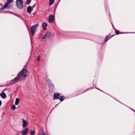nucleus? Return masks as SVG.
I'll list each match as a JSON object with an SVG mask.
<instances>
[{
  "label": "nucleus",
  "mask_w": 135,
  "mask_h": 135,
  "mask_svg": "<svg viewBox=\"0 0 135 135\" xmlns=\"http://www.w3.org/2000/svg\"><path fill=\"white\" fill-rule=\"evenodd\" d=\"M16 4L17 7L20 9H22L23 7L22 0H17Z\"/></svg>",
  "instance_id": "obj_2"
},
{
  "label": "nucleus",
  "mask_w": 135,
  "mask_h": 135,
  "mask_svg": "<svg viewBox=\"0 0 135 135\" xmlns=\"http://www.w3.org/2000/svg\"><path fill=\"white\" fill-rule=\"evenodd\" d=\"M33 9L32 8V7L31 6H28L27 9V12L28 13L31 12V10H32Z\"/></svg>",
  "instance_id": "obj_11"
},
{
  "label": "nucleus",
  "mask_w": 135,
  "mask_h": 135,
  "mask_svg": "<svg viewBox=\"0 0 135 135\" xmlns=\"http://www.w3.org/2000/svg\"><path fill=\"white\" fill-rule=\"evenodd\" d=\"M5 86V85H1L0 86V87H3V86Z\"/></svg>",
  "instance_id": "obj_26"
},
{
  "label": "nucleus",
  "mask_w": 135,
  "mask_h": 135,
  "mask_svg": "<svg viewBox=\"0 0 135 135\" xmlns=\"http://www.w3.org/2000/svg\"><path fill=\"white\" fill-rule=\"evenodd\" d=\"M40 135H48L47 134H46L45 133H41Z\"/></svg>",
  "instance_id": "obj_23"
},
{
  "label": "nucleus",
  "mask_w": 135,
  "mask_h": 135,
  "mask_svg": "<svg viewBox=\"0 0 135 135\" xmlns=\"http://www.w3.org/2000/svg\"><path fill=\"white\" fill-rule=\"evenodd\" d=\"M115 32L116 33L117 35L119 34V31L118 30H116L115 31Z\"/></svg>",
  "instance_id": "obj_21"
},
{
  "label": "nucleus",
  "mask_w": 135,
  "mask_h": 135,
  "mask_svg": "<svg viewBox=\"0 0 135 135\" xmlns=\"http://www.w3.org/2000/svg\"><path fill=\"white\" fill-rule=\"evenodd\" d=\"M16 106L15 105H13L12 107V110H14L16 109Z\"/></svg>",
  "instance_id": "obj_19"
},
{
  "label": "nucleus",
  "mask_w": 135,
  "mask_h": 135,
  "mask_svg": "<svg viewBox=\"0 0 135 135\" xmlns=\"http://www.w3.org/2000/svg\"><path fill=\"white\" fill-rule=\"evenodd\" d=\"M54 21V17L53 15H50L49 18V22L50 23H52Z\"/></svg>",
  "instance_id": "obj_6"
},
{
  "label": "nucleus",
  "mask_w": 135,
  "mask_h": 135,
  "mask_svg": "<svg viewBox=\"0 0 135 135\" xmlns=\"http://www.w3.org/2000/svg\"><path fill=\"white\" fill-rule=\"evenodd\" d=\"M22 122L23 123L22 126L23 128H24L27 126L28 123L26 120L22 119Z\"/></svg>",
  "instance_id": "obj_8"
},
{
  "label": "nucleus",
  "mask_w": 135,
  "mask_h": 135,
  "mask_svg": "<svg viewBox=\"0 0 135 135\" xmlns=\"http://www.w3.org/2000/svg\"><path fill=\"white\" fill-rule=\"evenodd\" d=\"M28 129L27 128L25 129L22 133V135H27L28 132Z\"/></svg>",
  "instance_id": "obj_9"
},
{
  "label": "nucleus",
  "mask_w": 135,
  "mask_h": 135,
  "mask_svg": "<svg viewBox=\"0 0 135 135\" xmlns=\"http://www.w3.org/2000/svg\"><path fill=\"white\" fill-rule=\"evenodd\" d=\"M20 99L18 98H17L16 99V101L15 102V104L16 105H18Z\"/></svg>",
  "instance_id": "obj_13"
},
{
  "label": "nucleus",
  "mask_w": 135,
  "mask_h": 135,
  "mask_svg": "<svg viewBox=\"0 0 135 135\" xmlns=\"http://www.w3.org/2000/svg\"><path fill=\"white\" fill-rule=\"evenodd\" d=\"M48 84L49 86L50 87L53 88L54 87V85L51 82L49 83H48Z\"/></svg>",
  "instance_id": "obj_14"
},
{
  "label": "nucleus",
  "mask_w": 135,
  "mask_h": 135,
  "mask_svg": "<svg viewBox=\"0 0 135 135\" xmlns=\"http://www.w3.org/2000/svg\"><path fill=\"white\" fill-rule=\"evenodd\" d=\"M1 96L3 99H5L6 98V95L4 92H3L1 94Z\"/></svg>",
  "instance_id": "obj_12"
},
{
  "label": "nucleus",
  "mask_w": 135,
  "mask_h": 135,
  "mask_svg": "<svg viewBox=\"0 0 135 135\" xmlns=\"http://www.w3.org/2000/svg\"><path fill=\"white\" fill-rule=\"evenodd\" d=\"M16 135H20L17 134H16Z\"/></svg>",
  "instance_id": "obj_28"
},
{
  "label": "nucleus",
  "mask_w": 135,
  "mask_h": 135,
  "mask_svg": "<svg viewBox=\"0 0 135 135\" xmlns=\"http://www.w3.org/2000/svg\"><path fill=\"white\" fill-rule=\"evenodd\" d=\"M34 5H34L32 7H33V6H34Z\"/></svg>",
  "instance_id": "obj_29"
},
{
  "label": "nucleus",
  "mask_w": 135,
  "mask_h": 135,
  "mask_svg": "<svg viewBox=\"0 0 135 135\" xmlns=\"http://www.w3.org/2000/svg\"><path fill=\"white\" fill-rule=\"evenodd\" d=\"M110 36V34H109V35L105 37V42H107L108 40V39L109 37Z\"/></svg>",
  "instance_id": "obj_16"
},
{
  "label": "nucleus",
  "mask_w": 135,
  "mask_h": 135,
  "mask_svg": "<svg viewBox=\"0 0 135 135\" xmlns=\"http://www.w3.org/2000/svg\"><path fill=\"white\" fill-rule=\"evenodd\" d=\"M58 105V104H57L55 106H57Z\"/></svg>",
  "instance_id": "obj_27"
},
{
  "label": "nucleus",
  "mask_w": 135,
  "mask_h": 135,
  "mask_svg": "<svg viewBox=\"0 0 135 135\" xmlns=\"http://www.w3.org/2000/svg\"><path fill=\"white\" fill-rule=\"evenodd\" d=\"M35 134V132L34 131H30V134L31 135H34Z\"/></svg>",
  "instance_id": "obj_18"
},
{
  "label": "nucleus",
  "mask_w": 135,
  "mask_h": 135,
  "mask_svg": "<svg viewBox=\"0 0 135 135\" xmlns=\"http://www.w3.org/2000/svg\"><path fill=\"white\" fill-rule=\"evenodd\" d=\"M60 95V94L59 93H55L54 94L53 99L55 100L56 99H59Z\"/></svg>",
  "instance_id": "obj_7"
},
{
  "label": "nucleus",
  "mask_w": 135,
  "mask_h": 135,
  "mask_svg": "<svg viewBox=\"0 0 135 135\" xmlns=\"http://www.w3.org/2000/svg\"><path fill=\"white\" fill-rule=\"evenodd\" d=\"M38 24L32 26L31 29V30L33 35H34L36 30V27L38 26Z\"/></svg>",
  "instance_id": "obj_4"
},
{
  "label": "nucleus",
  "mask_w": 135,
  "mask_h": 135,
  "mask_svg": "<svg viewBox=\"0 0 135 135\" xmlns=\"http://www.w3.org/2000/svg\"><path fill=\"white\" fill-rule=\"evenodd\" d=\"M14 0H7V2L5 3L4 6L1 7L0 8V10H3L8 6L10 4L13 2Z\"/></svg>",
  "instance_id": "obj_3"
},
{
  "label": "nucleus",
  "mask_w": 135,
  "mask_h": 135,
  "mask_svg": "<svg viewBox=\"0 0 135 135\" xmlns=\"http://www.w3.org/2000/svg\"><path fill=\"white\" fill-rule=\"evenodd\" d=\"M64 99L65 98L64 96H61L60 97L59 100L61 102H62L63 101Z\"/></svg>",
  "instance_id": "obj_15"
},
{
  "label": "nucleus",
  "mask_w": 135,
  "mask_h": 135,
  "mask_svg": "<svg viewBox=\"0 0 135 135\" xmlns=\"http://www.w3.org/2000/svg\"><path fill=\"white\" fill-rule=\"evenodd\" d=\"M51 33L50 32H47L46 33V34L44 35L42 37V38L43 39H45L47 37L51 36Z\"/></svg>",
  "instance_id": "obj_5"
},
{
  "label": "nucleus",
  "mask_w": 135,
  "mask_h": 135,
  "mask_svg": "<svg viewBox=\"0 0 135 135\" xmlns=\"http://www.w3.org/2000/svg\"><path fill=\"white\" fill-rule=\"evenodd\" d=\"M46 81L47 82H48V83H50L51 82L50 79H46Z\"/></svg>",
  "instance_id": "obj_22"
},
{
  "label": "nucleus",
  "mask_w": 135,
  "mask_h": 135,
  "mask_svg": "<svg viewBox=\"0 0 135 135\" xmlns=\"http://www.w3.org/2000/svg\"><path fill=\"white\" fill-rule=\"evenodd\" d=\"M2 104V101L0 100V106Z\"/></svg>",
  "instance_id": "obj_25"
},
{
  "label": "nucleus",
  "mask_w": 135,
  "mask_h": 135,
  "mask_svg": "<svg viewBox=\"0 0 135 135\" xmlns=\"http://www.w3.org/2000/svg\"><path fill=\"white\" fill-rule=\"evenodd\" d=\"M27 70L25 69H23L17 75V76L11 80L12 83L15 84L22 80L25 79L27 75Z\"/></svg>",
  "instance_id": "obj_1"
},
{
  "label": "nucleus",
  "mask_w": 135,
  "mask_h": 135,
  "mask_svg": "<svg viewBox=\"0 0 135 135\" xmlns=\"http://www.w3.org/2000/svg\"><path fill=\"white\" fill-rule=\"evenodd\" d=\"M31 1V0H27V4H29L30 3Z\"/></svg>",
  "instance_id": "obj_20"
},
{
  "label": "nucleus",
  "mask_w": 135,
  "mask_h": 135,
  "mask_svg": "<svg viewBox=\"0 0 135 135\" xmlns=\"http://www.w3.org/2000/svg\"><path fill=\"white\" fill-rule=\"evenodd\" d=\"M40 56H38V58L37 60V61H39L40 60Z\"/></svg>",
  "instance_id": "obj_24"
},
{
  "label": "nucleus",
  "mask_w": 135,
  "mask_h": 135,
  "mask_svg": "<svg viewBox=\"0 0 135 135\" xmlns=\"http://www.w3.org/2000/svg\"><path fill=\"white\" fill-rule=\"evenodd\" d=\"M54 2V0H50L49 5H52Z\"/></svg>",
  "instance_id": "obj_17"
},
{
  "label": "nucleus",
  "mask_w": 135,
  "mask_h": 135,
  "mask_svg": "<svg viewBox=\"0 0 135 135\" xmlns=\"http://www.w3.org/2000/svg\"><path fill=\"white\" fill-rule=\"evenodd\" d=\"M47 25V24L45 22L43 23L42 24V27L44 30H45L46 29V26Z\"/></svg>",
  "instance_id": "obj_10"
}]
</instances>
